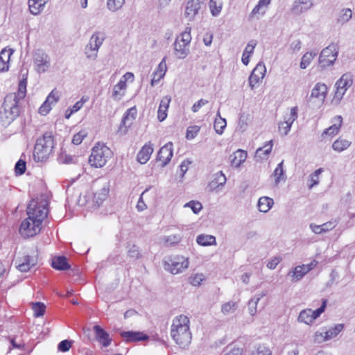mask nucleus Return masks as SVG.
<instances>
[{
	"mask_svg": "<svg viewBox=\"0 0 355 355\" xmlns=\"http://www.w3.org/2000/svg\"><path fill=\"white\" fill-rule=\"evenodd\" d=\"M189 318L184 315H180L173 320L171 336L181 348L188 347L191 341L192 336L189 329Z\"/></svg>",
	"mask_w": 355,
	"mask_h": 355,
	"instance_id": "nucleus-1",
	"label": "nucleus"
},
{
	"mask_svg": "<svg viewBox=\"0 0 355 355\" xmlns=\"http://www.w3.org/2000/svg\"><path fill=\"white\" fill-rule=\"evenodd\" d=\"M54 148V141L51 133H45L39 137L33 150V159L37 162H43L48 159Z\"/></svg>",
	"mask_w": 355,
	"mask_h": 355,
	"instance_id": "nucleus-2",
	"label": "nucleus"
},
{
	"mask_svg": "<svg viewBox=\"0 0 355 355\" xmlns=\"http://www.w3.org/2000/svg\"><path fill=\"white\" fill-rule=\"evenodd\" d=\"M15 98V94H8L4 98L0 111V122L3 126L10 125L19 116V109Z\"/></svg>",
	"mask_w": 355,
	"mask_h": 355,
	"instance_id": "nucleus-3",
	"label": "nucleus"
},
{
	"mask_svg": "<svg viewBox=\"0 0 355 355\" xmlns=\"http://www.w3.org/2000/svg\"><path fill=\"white\" fill-rule=\"evenodd\" d=\"M48 202L46 200L33 199L27 207V214L29 219L36 220V223H42L48 214Z\"/></svg>",
	"mask_w": 355,
	"mask_h": 355,
	"instance_id": "nucleus-4",
	"label": "nucleus"
},
{
	"mask_svg": "<svg viewBox=\"0 0 355 355\" xmlns=\"http://www.w3.org/2000/svg\"><path fill=\"white\" fill-rule=\"evenodd\" d=\"M189 261L182 255H172L164 258V268L173 275L181 273L188 268Z\"/></svg>",
	"mask_w": 355,
	"mask_h": 355,
	"instance_id": "nucleus-5",
	"label": "nucleus"
},
{
	"mask_svg": "<svg viewBox=\"0 0 355 355\" xmlns=\"http://www.w3.org/2000/svg\"><path fill=\"white\" fill-rule=\"evenodd\" d=\"M110 155L111 150L107 146L98 143L92 148V153L89 157V162L92 166L101 168L106 164Z\"/></svg>",
	"mask_w": 355,
	"mask_h": 355,
	"instance_id": "nucleus-6",
	"label": "nucleus"
},
{
	"mask_svg": "<svg viewBox=\"0 0 355 355\" xmlns=\"http://www.w3.org/2000/svg\"><path fill=\"white\" fill-rule=\"evenodd\" d=\"M105 37V33L101 31H96L92 35L84 49L85 55L87 59L95 60L97 58L98 50Z\"/></svg>",
	"mask_w": 355,
	"mask_h": 355,
	"instance_id": "nucleus-7",
	"label": "nucleus"
},
{
	"mask_svg": "<svg viewBox=\"0 0 355 355\" xmlns=\"http://www.w3.org/2000/svg\"><path fill=\"white\" fill-rule=\"evenodd\" d=\"M191 40V28L187 27L185 31L176 37L174 42V53L178 59H184L188 55Z\"/></svg>",
	"mask_w": 355,
	"mask_h": 355,
	"instance_id": "nucleus-8",
	"label": "nucleus"
},
{
	"mask_svg": "<svg viewBox=\"0 0 355 355\" xmlns=\"http://www.w3.org/2000/svg\"><path fill=\"white\" fill-rule=\"evenodd\" d=\"M327 92L328 88L325 84L316 83L307 100L308 106L311 109L320 108L325 101Z\"/></svg>",
	"mask_w": 355,
	"mask_h": 355,
	"instance_id": "nucleus-9",
	"label": "nucleus"
},
{
	"mask_svg": "<svg viewBox=\"0 0 355 355\" xmlns=\"http://www.w3.org/2000/svg\"><path fill=\"white\" fill-rule=\"evenodd\" d=\"M338 54V46L337 44L331 43L323 49L319 56V65L321 69L333 65L337 59Z\"/></svg>",
	"mask_w": 355,
	"mask_h": 355,
	"instance_id": "nucleus-10",
	"label": "nucleus"
},
{
	"mask_svg": "<svg viewBox=\"0 0 355 355\" xmlns=\"http://www.w3.org/2000/svg\"><path fill=\"white\" fill-rule=\"evenodd\" d=\"M352 83L353 75L351 73H344L336 83V92L332 103L338 105Z\"/></svg>",
	"mask_w": 355,
	"mask_h": 355,
	"instance_id": "nucleus-11",
	"label": "nucleus"
},
{
	"mask_svg": "<svg viewBox=\"0 0 355 355\" xmlns=\"http://www.w3.org/2000/svg\"><path fill=\"white\" fill-rule=\"evenodd\" d=\"M327 300L324 299L322 300V305L318 309L313 311L311 309H304L300 311V315L298 316V321L300 322H303L306 324H311L313 321L317 319L325 310L327 306Z\"/></svg>",
	"mask_w": 355,
	"mask_h": 355,
	"instance_id": "nucleus-12",
	"label": "nucleus"
},
{
	"mask_svg": "<svg viewBox=\"0 0 355 355\" xmlns=\"http://www.w3.org/2000/svg\"><path fill=\"white\" fill-rule=\"evenodd\" d=\"M343 328V324H337L329 329H323L321 331H318L315 333L314 340L318 343L329 340L336 337Z\"/></svg>",
	"mask_w": 355,
	"mask_h": 355,
	"instance_id": "nucleus-13",
	"label": "nucleus"
},
{
	"mask_svg": "<svg viewBox=\"0 0 355 355\" xmlns=\"http://www.w3.org/2000/svg\"><path fill=\"white\" fill-rule=\"evenodd\" d=\"M298 108L297 106L291 108L290 112L284 116V121L279 123V131L283 136L288 134L292 124L298 117Z\"/></svg>",
	"mask_w": 355,
	"mask_h": 355,
	"instance_id": "nucleus-14",
	"label": "nucleus"
},
{
	"mask_svg": "<svg viewBox=\"0 0 355 355\" xmlns=\"http://www.w3.org/2000/svg\"><path fill=\"white\" fill-rule=\"evenodd\" d=\"M42 224L36 223V220L29 219V216L25 219L21 224L19 233L23 236H33L40 232Z\"/></svg>",
	"mask_w": 355,
	"mask_h": 355,
	"instance_id": "nucleus-15",
	"label": "nucleus"
},
{
	"mask_svg": "<svg viewBox=\"0 0 355 355\" xmlns=\"http://www.w3.org/2000/svg\"><path fill=\"white\" fill-rule=\"evenodd\" d=\"M206 0H188L185 11L184 16L189 19V20H193L202 8H205Z\"/></svg>",
	"mask_w": 355,
	"mask_h": 355,
	"instance_id": "nucleus-16",
	"label": "nucleus"
},
{
	"mask_svg": "<svg viewBox=\"0 0 355 355\" xmlns=\"http://www.w3.org/2000/svg\"><path fill=\"white\" fill-rule=\"evenodd\" d=\"M33 63L38 73H44L50 67V58L44 51L37 50L33 54Z\"/></svg>",
	"mask_w": 355,
	"mask_h": 355,
	"instance_id": "nucleus-17",
	"label": "nucleus"
},
{
	"mask_svg": "<svg viewBox=\"0 0 355 355\" xmlns=\"http://www.w3.org/2000/svg\"><path fill=\"white\" fill-rule=\"evenodd\" d=\"M314 6V0H293L291 12L295 15H300L310 10Z\"/></svg>",
	"mask_w": 355,
	"mask_h": 355,
	"instance_id": "nucleus-18",
	"label": "nucleus"
},
{
	"mask_svg": "<svg viewBox=\"0 0 355 355\" xmlns=\"http://www.w3.org/2000/svg\"><path fill=\"white\" fill-rule=\"evenodd\" d=\"M315 265L314 262H311L310 264L297 266L293 270L289 271L288 277H291V281L293 282H298L312 270Z\"/></svg>",
	"mask_w": 355,
	"mask_h": 355,
	"instance_id": "nucleus-19",
	"label": "nucleus"
},
{
	"mask_svg": "<svg viewBox=\"0 0 355 355\" xmlns=\"http://www.w3.org/2000/svg\"><path fill=\"white\" fill-rule=\"evenodd\" d=\"M95 340L103 347H107L112 343V338L110 334L101 326L95 325L93 327Z\"/></svg>",
	"mask_w": 355,
	"mask_h": 355,
	"instance_id": "nucleus-20",
	"label": "nucleus"
},
{
	"mask_svg": "<svg viewBox=\"0 0 355 355\" xmlns=\"http://www.w3.org/2000/svg\"><path fill=\"white\" fill-rule=\"evenodd\" d=\"M37 259L36 257L25 255L22 258L15 261L16 268L21 272H27L30 268L36 265Z\"/></svg>",
	"mask_w": 355,
	"mask_h": 355,
	"instance_id": "nucleus-21",
	"label": "nucleus"
},
{
	"mask_svg": "<svg viewBox=\"0 0 355 355\" xmlns=\"http://www.w3.org/2000/svg\"><path fill=\"white\" fill-rule=\"evenodd\" d=\"M173 157V143L169 141L162 146L157 154V159L162 162V166H165Z\"/></svg>",
	"mask_w": 355,
	"mask_h": 355,
	"instance_id": "nucleus-22",
	"label": "nucleus"
},
{
	"mask_svg": "<svg viewBox=\"0 0 355 355\" xmlns=\"http://www.w3.org/2000/svg\"><path fill=\"white\" fill-rule=\"evenodd\" d=\"M272 0H259L258 3L254 6L251 12L249 15V19L252 20L255 18L259 19L260 17L263 16L266 10L264 8L268 7L270 4Z\"/></svg>",
	"mask_w": 355,
	"mask_h": 355,
	"instance_id": "nucleus-23",
	"label": "nucleus"
},
{
	"mask_svg": "<svg viewBox=\"0 0 355 355\" xmlns=\"http://www.w3.org/2000/svg\"><path fill=\"white\" fill-rule=\"evenodd\" d=\"M121 336L127 342L141 341L148 338L147 335L141 331H123Z\"/></svg>",
	"mask_w": 355,
	"mask_h": 355,
	"instance_id": "nucleus-24",
	"label": "nucleus"
},
{
	"mask_svg": "<svg viewBox=\"0 0 355 355\" xmlns=\"http://www.w3.org/2000/svg\"><path fill=\"white\" fill-rule=\"evenodd\" d=\"M226 181L225 175L222 171H219L214 174V179L209 183L208 187L211 191H218L220 187L225 185Z\"/></svg>",
	"mask_w": 355,
	"mask_h": 355,
	"instance_id": "nucleus-25",
	"label": "nucleus"
},
{
	"mask_svg": "<svg viewBox=\"0 0 355 355\" xmlns=\"http://www.w3.org/2000/svg\"><path fill=\"white\" fill-rule=\"evenodd\" d=\"M274 178L275 186L277 187L281 182H285L286 180V171L284 168V160L277 164L271 175Z\"/></svg>",
	"mask_w": 355,
	"mask_h": 355,
	"instance_id": "nucleus-26",
	"label": "nucleus"
},
{
	"mask_svg": "<svg viewBox=\"0 0 355 355\" xmlns=\"http://www.w3.org/2000/svg\"><path fill=\"white\" fill-rule=\"evenodd\" d=\"M167 67L166 64V57H164L158 64L156 70L153 73V77L151 80V85H155L165 76Z\"/></svg>",
	"mask_w": 355,
	"mask_h": 355,
	"instance_id": "nucleus-27",
	"label": "nucleus"
},
{
	"mask_svg": "<svg viewBox=\"0 0 355 355\" xmlns=\"http://www.w3.org/2000/svg\"><path fill=\"white\" fill-rule=\"evenodd\" d=\"M153 152V146L150 144H145L137 154V161L140 164H146L149 160Z\"/></svg>",
	"mask_w": 355,
	"mask_h": 355,
	"instance_id": "nucleus-28",
	"label": "nucleus"
},
{
	"mask_svg": "<svg viewBox=\"0 0 355 355\" xmlns=\"http://www.w3.org/2000/svg\"><path fill=\"white\" fill-rule=\"evenodd\" d=\"M126 87L127 84L125 83V80H120L113 87L112 97L115 101L121 100L125 95Z\"/></svg>",
	"mask_w": 355,
	"mask_h": 355,
	"instance_id": "nucleus-29",
	"label": "nucleus"
},
{
	"mask_svg": "<svg viewBox=\"0 0 355 355\" xmlns=\"http://www.w3.org/2000/svg\"><path fill=\"white\" fill-rule=\"evenodd\" d=\"M247 153L243 150H237L230 155L231 164L232 166L239 167L246 159Z\"/></svg>",
	"mask_w": 355,
	"mask_h": 355,
	"instance_id": "nucleus-30",
	"label": "nucleus"
},
{
	"mask_svg": "<svg viewBox=\"0 0 355 355\" xmlns=\"http://www.w3.org/2000/svg\"><path fill=\"white\" fill-rule=\"evenodd\" d=\"M13 51L11 49H3L0 53V71H6L9 67V61Z\"/></svg>",
	"mask_w": 355,
	"mask_h": 355,
	"instance_id": "nucleus-31",
	"label": "nucleus"
},
{
	"mask_svg": "<svg viewBox=\"0 0 355 355\" xmlns=\"http://www.w3.org/2000/svg\"><path fill=\"white\" fill-rule=\"evenodd\" d=\"M257 44V42L254 40L248 43L242 55L241 60L243 64L248 65L249 64L250 57L254 53Z\"/></svg>",
	"mask_w": 355,
	"mask_h": 355,
	"instance_id": "nucleus-32",
	"label": "nucleus"
},
{
	"mask_svg": "<svg viewBox=\"0 0 355 355\" xmlns=\"http://www.w3.org/2000/svg\"><path fill=\"white\" fill-rule=\"evenodd\" d=\"M48 0H28V6L32 14L38 15L44 8Z\"/></svg>",
	"mask_w": 355,
	"mask_h": 355,
	"instance_id": "nucleus-33",
	"label": "nucleus"
},
{
	"mask_svg": "<svg viewBox=\"0 0 355 355\" xmlns=\"http://www.w3.org/2000/svg\"><path fill=\"white\" fill-rule=\"evenodd\" d=\"M272 140L268 141L263 147L259 148L255 153V157L259 159H267L272 148Z\"/></svg>",
	"mask_w": 355,
	"mask_h": 355,
	"instance_id": "nucleus-34",
	"label": "nucleus"
},
{
	"mask_svg": "<svg viewBox=\"0 0 355 355\" xmlns=\"http://www.w3.org/2000/svg\"><path fill=\"white\" fill-rule=\"evenodd\" d=\"M51 266L53 268L60 270H64L69 268L70 266L67 263V258L63 256L55 257L52 259Z\"/></svg>",
	"mask_w": 355,
	"mask_h": 355,
	"instance_id": "nucleus-35",
	"label": "nucleus"
},
{
	"mask_svg": "<svg viewBox=\"0 0 355 355\" xmlns=\"http://www.w3.org/2000/svg\"><path fill=\"white\" fill-rule=\"evenodd\" d=\"M274 204L273 199L269 197L263 196L259 199L258 208L261 212H268Z\"/></svg>",
	"mask_w": 355,
	"mask_h": 355,
	"instance_id": "nucleus-36",
	"label": "nucleus"
},
{
	"mask_svg": "<svg viewBox=\"0 0 355 355\" xmlns=\"http://www.w3.org/2000/svg\"><path fill=\"white\" fill-rule=\"evenodd\" d=\"M198 244L202 246L216 245V237L211 235L200 234L196 238Z\"/></svg>",
	"mask_w": 355,
	"mask_h": 355,
	"instance_id": "nucleus-37",
	"label": "nucleus"
},
{
	"mask_svg": "<svg viewBox=\"0 0 355 355\" xmlns=\"http://www.w3.org/2000/svg\"><path fill=\"white\" fill-rule=\"evenodd\" d=\"M109 193V189L106 187H103L99 191H96L94 194L93 202L96 205L99 206L106 200Z\"/></svg>",
	"mask_w": 355,
	"mask_h": 355,
	"instance_id": "nucleus-38",
	"label": "nucleus"
},
{
	"mask_svg": "<svg viewBox=\"0 0 355 355\" xmlns=\"http://www.w3.org/2000/svg\"><path fill=\"white\" fill-rule=\"evenodd\" d=\"M334 120L335 123L334 125H332L331 126H330L329 128H327L324 131L323 134L331 136V135H336L338 132L339 129L343 123V118L341 116H336L334 119Z\"/></svg>",
	"mask_w": 355,
	"mask_h": 355,
	"instance_id": "nucleus-39",
	"label": "nucleus"
},
{
	"mask_svg": "<svg viewBox=\"0 0 355 355\" xmlns=\"http://www.w3.org/2000/svg\"><path fill=\"white\" fill-rule=\"evenodd\" d=\"M26 78H23L21 80H20L18 86V90L17 92L10 93V94H15V101L19 103V101L21 99H23L26 94Z\"/></svg>",
	"mask_w": 355,
	"mask_h": 355,
	"instance_id": "nucleus-40",
	"label": "nucleus"
},
{
	"mask_svg": "<svg viewBox=\"0 0 355 355\" xmlns=\"http://www.w3.org/2000/svg\"><path fill=\"white\" fill-rule=\"evenodd\" d=\"M351 145V142L347 139L338 138L333 144L332 148L335 151L340 153L347 149Z\"/></svg>",
	"mask_w": 355,
	"mask_h": 355,
	"instance_id": "nucleus-41",
	"label": "nucleus"
},
{
	"mask_svg": "<svg viewBox=\"0 0 355 355\" xmlns=\"http://www.w3.org/2000/svg\"><path fill=\"white\" fill-rule=\"evenodd\" d=\"M223 1L221 0H210L209 6L210 12L214 17H217L220 13L223 8Z\"/></svg>",
	"mask_w": 355,
	"mask_h": 355,
	"instance_id": "nucleus-42",
	"label": "nucleus"
},
{
	"mask_svg": "<svg viewBox=\"0 0 355 355\" xmlns=\"http://www.w3.org/2000/svg\"><path fill=\"white\" fill-rule=\"evenodd\" d=\"M217 116H218V118H216L215 119L214 127L216 133H218V135H222L224 129L227 125V122L225 119L222 118L220 116L219 112H218L217 113Z\"/></svg>",
	"mask_w": 355,
	"mask_h": 355,
	"instance_id": "nucleus-43",
	"label": "nucleus"
},
{
	"mask_svg": "<svg viewBox=\"0 0 355 355\" xmlns=\"http://www.w3.org/2000/svg\"><path fill=\"white\" fill-rule=\"evenodd\" d=\"M316 55L317 52L315 51L306 52L305 54H304L301 59L300 68L303 69H306L310 64Z\"/></svg>",
	"mask_w": 355,
	"mask_h": 355,
	"instance_id": "nucleus-44",
	"label": "nucleus"
},
{
	"mask_svg": "<svg viewBox=\"0 0 355 355\" xmlns=\"http://www.w3.org/2000/svg\"><path fill=\"white\" fill-rule=\"evenodd\" d=\"M265 295H266L265 293H262L259 295H256L249 301L248 310H249V313L251 315L253 316L256 314L257 304H258L259 300L261 299V297L265 296Z\"/></svg>",
	"mask_w": 355,
	"mask_h": 355,
	"instance_id": "nucleus-45",
	"label": "nucleus"
},
{
	"mask_svg": "<svg viewBox=\"0 0 355 355\" xmlns=\"http://www.w3.org/2000/svg\"><path fill=\"white\" fill-rule=\"evenodd\" d=\"M137 115V110L135 107L128 109L122 120L124 125H130L132 121L135 119Z\"/></svg>",
	"mask_w": 355,
	"mask_h": 355,
	"instance_id": "nucleus-46",
	"label": "nucleus"
},
{
	"mask_svg": "<svg viewBox=\"0 0 355 355\" xmlns=\"http://www.w3.org/2000/svg\"><path fill=\"white\" fill-rule=\"evenodd\" d=\"M352 17V12L349 8L342 9L338 17V22L343 24L349 21Z\"/></svg>",
	"mask_w": 355,
	"mask_h": 355,
	"instance_id": "nucleus-47",
	"label": "nucleus"
},
{
	"mask_svg": "<svg viewBox=\"0 0 355 355\" xmlns=\"http://www.w3.org/2000/svg\"><path fill=\"white\" fill-rule=\"evenodd\" d=\"M162 242L164 244L173 245L178 244L182 240V236L178 234H173L169 236H164L161 238Z\"/></svg>",
	"mask_w": 355,
	"mask_h": 355,
	"instance_id": "nucleus-48",
	"label": "nucleus"
},
{
	"mask_svg": "<svg viewBox=\"0 0 355 355\" xmlns=\"http://www.w3.org/2000/svg\"><path fill=\"white\" fill-rule=\"evenodd\" d=\"M237 307V302L230 301L222 305L221 311L224 315H228L233 313Z\"/></svg>",
	"mask_w": 355,
	"mask_h": 355,
	"instance_id": "nucleus-49",
	"label": "nucleus"
},
{
	"mask_svg": "<svg viewBox=\"0 0 355 355\" xmlns=\"http://www.w3.org/2000/svg\"><path fill=\"white\" fill-rule=\"evenodd\" d=\"M125 0H107V7L109 10L116 12L121 9Z\"/></svg>",
	"mask_w": 355,
	"mask_h": 355,
	"instance_id": "nucleus-50",
	"label": "nucleus"
},
{
	"mask_svg": "<svg viewBox=\"0 0 355 355\" xmlns=\"http://www.w3.org/2000/svg\"><path fill=\"white\" fill-rule=\"evenodd\" d=\"M45 305L42 302H36L33 304V310L35 317H41L44 314Z\"/></svg>",
	"mask_w": 355,
	"mask_h": 355,
	"instance_id": "nucleus-51",
	"label": "nucleus"
},
{
	"mask_svg": "<svg viewBox=\"0 0 355 355\" xmlns=\"http://www.w3.org/2000/svg\"><path fill=\"white\" fill-rule=\"evenodd\" d=\"M87 132L86 130H81L78 133L73 135L72 143L75 145H79L83 140L87 137Z\"/></svg>",
	"mask_w": 355,
	"mask_h": 355,
	"instance_id": "nucleus-52",
	"label": "nucleus"
},
{
	"mask_svg": "<svg viewBox=\"0 0 355 355\" xmlns=\"http://www.w3.org/2000/svg\"><path fill=\"white\" fill-rule=\"evenodd\" d=\"M73 341L70 340H64L61 341L58 345V349L59 352L65 353L68 352L72 347Z\"/></svg>",
	"mask_w": 355,
	"mask_h": 355,
	"instance_id": "nucleus-53",
	"label": "nucleus"
},
{
	"mask_svg": "<svg viewBox=\"0 0 355 355\" xmlns=\"http://www.w3.org/2000/svg\"><path fill=\"white\" fill-rule=\"evenodd\" d=\"M252 73H254L256 75L263 78L266 73V67L262 62H259L252 70Z\"/></svg>",
	"mask_w": 355,
	"mask_h": 355,
	"instance_id": "nucleus-54",
	"label": "nucleus"
},
{
	"mask_svg": "<svg viewBox=\"0 0 355 355\" xmlns=\"http://www.w3.org/2000/svg\"><path fill=\"white\" fill-rule=\"evenodd\" d=\"M184 207L191 208L194 214L199 213L200 211L202 209V204L198 201L194 200H191L186 203Z\"/></svg>",
	"mask_w": 355,
	"mask_h": 355,
	"instance_id": "nucleus-55",
	"label": "nucleus"
},
{
	"mask_svg": "<svg viewBox=\"0 0 355 355\" xmlns=\"http://www.w3.org/2000/svg\"><path fill=\"white\" fill-rule=\"evenodd\" d=\"M128 255L130 258L133 259H137L141 257V253L137 247L135 245H132L128 250Z\"/></svg>",
	"mask_w": 355,
	"mask_h": 355,
	"instance_id": "nucleus-56",
	"label": "nucleus"
},
{
	"mask_svg": "<svg viewBox=\"0 0 355 355\" xmlns=\"http://www.w3.org/2000/svg\"><path fill=\"white\" fill-rule=\"evenodd\" d=\"M228 352L226 355H241L243 349L240 348L236 343H233L227 347Z\"/></svg>",
	"mask_w": 355,
	"mask_h": 355,
	"instance_id": "nucleus-57",
	"label": "nucleus"
},
{
	"mask_svg": "<svg viewBox=\"0 0 355 355\" xmlns=\"http://www.w3.org/2000/svg\"><path fill=\"white\" fill-rule=\"evenodd\" d=\"M263 78L256 75L254 73H251L249 77V85L252 90L254 89L256 85L259 83Z\"/></svg>",
	"mask_w": 355,
	"mask_h": 355,
	"instance_id": "nucleus-58",
	"label": "nucleus"
},
{
	"mask_svg": "<svg viewBox=\"0 0 355 355\" xmlns=\"http://www.w3.org/2000/svg\"><path fill=\"white\" fill-rule=\"evenodd\" d=\"M200 128L197 125L189 127L187 130L186 137L188 139H192L198 135Z\"/></svg>",
	"mask_w": 355,
	"mask_h": 355,
	"instance_id": "nucleus-59",
	"label": "nucleus"
},
{
	"mask_svg": "<svg viewBox=\"0 0 355 355\" xmlns=\"http://www.w3.org/2000/svg\"><path fill=\"white\" fill-rule=\"evenodd\" d=\"M59 99L58 92L55 89L52 90L51 92L49 94L45 101L49 103V105H52L58 102Z\"/></svg>",
	"mask_w": 355,
	"mask_h": 355,
	"instance_id": "nucleus-60",
	"label": "nucleus"
},
{
	"mask_svg": "<svg viewBox=\"0 0 355 355\" xmlns=\"http://www.w3.org/2000/svg\"><path fill=\"white\" fill-rule=\"evenodd\" d=\"M15 173L18 175H22L26 171V162L19 159L15 164Z\"/></svg>",
	"mask_w": 355,
	"mask_h": 355,
	"instance_id": "nucleus-61",
	"label": "nucleus"
},
{
	"mask_svg": "<svg viewBox=\"0 0 355 355\" xmlns=\"http://www.w3.org/2000/svg\"><path fill=\"white\" fill-rule=\"evenodd\" d=\"M148 188L144 190V191L141 194L139 198V200L137 202V209L139 211H142L144 210H145L146 209H147V206L146 205V203L144 202V201L143 200V196L144 195V193L146 192H147L148 191Z\"/></svg>",
	"mask_w": 355,
	"mask_h": 355,
	"instance_id": "nucleus-62",
	"label": "nucleus"
},
{
	"mask_svg": "<svg viewBox=\"0 0 355 355\" xmlns=\"http://www.w3.org/2000/svg\"><path fill=\"white\" fill-rule=\"evenodd\" d=\"M208 101L201 98L199 101H198L196 103H195L193 106L191 107V110L193 112L196 113L198 112V110L204 105L208 103Z\"/></svg>",
	"mask_w": 355,
	"mask_h": 355,
	"instance_id": "nucleus-63",
	"label": "nucleus"
},
{
	"mask_svg": "<svg viewBox=\"0 0 355 355\" xmlns=\"http://www.w3.org/2000/svg\"><path fill=\"white\" fill-rule=\"evenodd\" d=\"M282 261L281 257H275L267 262L266 266L270 270L275 269Z\"/></svg>",
	"mask_w": 355,
	"mask_h": 355,
	"instance_id": "nucleus-64",
	"label": "nucleus"
}]
</instances>
